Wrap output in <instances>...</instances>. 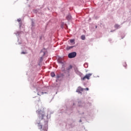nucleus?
<instances>
[{"label": "nucleus", "instance_id": "obj_1", "mask_svg": "<svg viewBox=\"0 0 131 131\" xmlns=\"http://www.w3.org/2000/svg\"><path fill=\"white\" fill-rule=\"evenodd\" d=\"M36 113H38V114H39V117H41V120L43 119V117L45 116L46 113H45V111H37Z\"/></svg>", "mask_w": 131, "mask_h": 131}, {"label": "nucleus", "instance_id": "obj_2", "mask_svg": "<svg viewBox=\"0 0 131 131\" xmlns=\"http://www.w3.org/2000/svg\"><path fill=\"white\" fill-rule=\"evenodd\" d=\"M77 55V53H76V52H73L70 53L68 54V58H69L70 59L75 58Z\"/></svg>", "mask_w": 131, "mask_h": 131}, {"label": "nucleus", "instance_id": "obj_3", "mask_svg": "<svg viewBox=\"0 0 131 131\" xmlns=\"http://www.w3.org/2000/svg\"><path fill=\"white\" fill-rule=\"evenodd\" d=\"M91 75H93V74H91V73L86 74L85 76L81 78V80H84V79H85L89 80L90 79V77H91Z\"/></svg>", "mask_w": 131, "mask_h": 131}, {"label": "nucleus", "instance_id": "obj_4", "mask_svg": "<svg viewBox=\"0 0 131 131\" xmlns=\"http://www.w3.org/2000/svg\"><path fill=\"white\" fill-rule=\"evenodd\" d=\"M73 109V107H72L67 106L66 110V113H67L68 114H71V113H72Z\"/></svg>", "mask_w": 131, "mask_h": 131}, {"label": "nucleus", "instance_id": "obj_5", "mask_svg": "<svg viewBox=\"0 0 131 131\" xmlns=\"http://www.w3.org/2000/svg\"><path fill=\"white\" fill-rule=\"evenodd\" d=\"M85 105V103L83 101H80L78 102V105L79 107H84V106Z\"/></svg>", "mask_w": 131, "mask_h": 131}, {"label": "nucleus", "instance_id": "obj_6", "mask_svg": "<svg viewBox=\"0 0 131 131\" xmlns=\"http://www.w3.org/2000/svg\"><path fill=\"white\" fill-rule=\"evenodd\" d=\"M75 72L76 74H77V75H79V76H80V77H81V76H82V73L79 72V71H78V69H75Z\"/></svg>", "mask_w": 131, "mask_h": 131}, {"label": "nucleus", "instance_id": "obj_7", "mask_svg": "<svg viewBox=\"0 0 131 131\" xmlns=\"http://www.w3.org/2000/svg\"><path fill=\"white\" fill-rule=\"evenodd\" d=\"M83 91V89H82L81 87L79 86L77 89L76 92L78 93L79 94H81V92H82Z\"/></svg>", "mask_w": 131, "mask_h": 131}, {"label": "nucleus", "instance_id": "obj_8", "mask_svg": "<svg viewBox=\"0 0 131 131\" xmlns=\"http://www.w3.org/2000/svg\"><path fill=\"white\" fill-rule=\"evenodd\" d=\"M41 53H43V55L40 58V61H42V59H43V56L46 55V52L43 51V50H41L40 54H41Z\"/></svg>", "mask_w": 131, "mask_h": 131}, {"label": "nucleus", "instance_id": "obj_9", "mask_svg": "<svg viewBox=\"0 0 131 131\" xmlns=\"http://www.w3.org/2000/svg\"><path fill=\"white\" fill-rule=\"evenodd\" d=\"M74 122H75V121H74L73 123L68 124L69 125L70 128H73V127L75 126V124L74 123Z\"/></svg>", "mask_w": 131, "mask_h": 131}, {"label": "nucleus", "instance_id": "obj_10", "mask_svg": "<svg viewBox=\"0 0 131 131\" xmlns=\"http://www.w3.org/2000/svg\"><path fill=\"white\" fill-rule=\"evenodd\" d=\"M72 66L70 65L69 67H68L66 69L67 72L69 73L70 72V69H72Z\"/></svg>", "mask_w": 131, "mask_h": 131}, {"label": "nucleus", "instance_id": "obj_11", "mask_svg": "<svg viewBox=\"0 0 131 131\" xmlns=\"http://www.w3.org/2000/svg\"><path fill=\"white\" fill-rule=\"evenodd\" d=\"M36 123L38 124V127L39 129H41L42 128V125L40 124V122H37Z\"/></svg>", "mask_w": 131, "mask_h": 131}, {"label": "nucleus", "instance_id": "obj_12", "mask_svg": "<svg viewBox=\"0 0 131 131\" xmlns=\"http://www.w3.org/2000/svg\"><path fill=\"white\" fill-rule=\"evenodd\" d=\"M43 130L44 131H47V129H48V124L46 123L45 124V126L43 127Z\"/></svg>", "mask_w": 131, "mask_h": 131}, {"label": "nucleus", "instance_id": "obj_13", "mask_svg": "<svg viewBox=\"0 0 131 131\" xmlns=\"http://www.w3.org/2000/svg\"><path fill=\"white\" fill-rule=\"evenodd\" d=\"M71 18H72V16H71V15L70 14H68L67 17H66V18L69 21L70 20H71Z\"/></svg>", "mask_w": 131, "mask_h": 131}, {"label": "nucleus", "instance_id": "obj_14", "mask_svg": "<svg viewBox=\"0 0 131 131\" xmlns=\"http://www.w3.org/2000/svg\"><path fill=\"white\" fill-rule=\"evenodd\" d=\"M75 46H67V51H69V50H71V49H73V48H74Z\"/></svg>", "mask_w": 131, "mask_h": 131}, {"label": "nucleus", "instance_id": "obj_15", "mask_svg": "<svg viewBox=\"0 0 131 131\" xmlns=\"http://www.w3.org/2000/svg\"><path fill=\"white\" fill-rule=\"evenodd\" d=\"M18 22H19V28H21V26H22V22H21V18L17 19Z\"/></svg>", "mask_w": 131, "mask_h": 131}, {"label": "nucleus", "instance_id": "obj_16", "mask_svg": "<svg viewBox=\"0 0 131 131\" xmlns=\"http://www.w3.org/2000/svg\"><path fill=\"white\" fill-rule=\"evenodd\" d=\"M70 42H71V43H73V45H75V39H70Z\"/></svg>", "mask_w": 131, "mask_h": 131}, {"label": "nucleus", "instance_id": "obj_17", "mask_svg": "<svg viewBox=\"0 0 131 131\" xmlns=\"http://www.w3.org/2000/svg\"><path fill=\"white\" fill-rule=\"evenodd\" d=\"M61 66H62V69L63 71H66V70H65V64H64V62H62V63H61Z\"/></svg>", "mask_w": 131, "mask_h": 131}, {"label": "nucleus", "instance_id": "obj_18", "mask_svg": "<svg viewBox=\"0 0 131 131\" xmlns=\"http://www.w3.org/2000/svg\"><path fill=\"white\" fill-rule=\"evenodd\" d=\"M51 77H55V76H56V74H55V72H51L50 74Z\"/></svg>", "mask_w": 131, "mask_h": 131}, {"label": "nucleus", "instance_id": "obj_19", "mask_svg": "<svg viewBox=\"0 0 131 131\" xmlns=\"http://www.w3.org/2000/svg\"><path fill=\"white\" fill-rule=\"evenodd\" d=\"M115 28H116V29H119V28H120V26L118 24H116L115 25Z\"/></svg>", "mask_w": 131, "mask_h": 131}, {"label": "nucleus", "instance_id": "obj_20", "mask_svg": "<svg viewBox=\"0 0 131 131\" xmlns=\"http://www.w3.org/2000/svg\"><path fill=\"white\" fill-rule=\"evenodd\" d=\"M82 40H84L85 39V36L84 35H82L81 36Z\"/></svg>", "mask_w": 131, "mask_h": 131}, {"label": "nucleus", "instance_id": "obj_21", "mask_svg": "<svg viewBox=\"0 0 131 131\" xmlns=\"http://www.w3.org/2000/svg\"><path fill=\"white\" fill-rule=\"evenodd\" d=\"M84 67L85 68H88L89 67V64L88 63H85L84 64Z\"/></svg>", "mask_w": 131, "mask_h": 131}, {"label": "nucleus", "instance_id": "obj_22", "mask_svg": "<svg viewBox=\"0 0 131 131\" xmlns=\"http://www.w3.org/2000/svg\"><path fill=\"white\" fill-rule=\"evenodd\" d=\"M57 61H58V63H59V64H63V61L60 59H58Z\"/></svg>", "mask_w": 131, "mask_h": 131}, {"label": "nucleus", "instance_id": "obj_23", "mask_svg": "<svg viewBox=\"0 0 131 131\" xmlns=\"http://www.w3.org/2000/svg\"><path fill=\"white\" fill-rule=\"evenodd\" d=\"M60 77H61V76L59 75H57V77H56V81H58V79L60 78Z\"/></svg>", "mask_w": 131, "mask_h": 131}, {"label": "nucleus", "instance_id": "obj_24", "mask_svg": "<svg viewBox=\"0 0 131 131\" xmlns=\"http://www.w3.org/2000/svg\"><path fill=\"white\" fill-rule=\"evenodd\" d=\"M31 26L32 27H33V26H34V22H33V20L32 21Z\"/></svg>", "mask_w": 131, "mask_h": 131}, {"label": "nucleus", "instance_id": "obj_25", "mask_svg": "<svg viewBox=\"0 0 131 131\" xmlns=\"http://www.w3.org/2000/svg\"><path fill=\"white\" fill-rule=\"evenodd\" d=\"M27 54V52H24V51H22V52H21V55H22V54Z\"/></svg>", "mask_w": 131, "mask_h": 131}, {"label": "nucleus", "instance_id": "obj_26", "mask_svg": "<svg viewBox=\"0 0 131 131\" xmlns=\"http://www.w3.org/2000/svg\"><path fill=\"white\" fill-rule=\"evenodd\" d=\"M15 34L17 36H19V34H20V32H17Z\"/></svg>", "mask_w": 131, "mask_h": 131}, {"label": "nucleus", "instance_id": "obj_27", "mask_svg": "<svg viewBox=\"0 0 131 131\" xmlns=\"http://www.w3.org/2000/svg\"><path fill=\"white\" fill-rule=\"evenodd\" d=\"M43 94H47V92H41L40 95H43Z\"/></svg>", "mask_w": 131, "mask_h": 131}, {"label": "nucleus", "instance_id": "obj_28", "mask_svg": "<svg viewBox=\"0 0 131 131\" xmlns=\"http://www.w3.org/2000/svg\"><path fill=\"white\" fill-rule=\"evenodd\" d=\"M84 90H85V91H89V90H90L89 88H85Z\"/></svg>", "mask_w": 131, "mask_h": 131}, {"label": "nucleus", "instance_id": "obj_29", "mask_svg": "<svg viewBox=\"0 0 131 131\" xmlns=\"http://www.w3.org/2000/svg\"><path fill=\"white\" fill-rule=\"evenodd\" d=\"M60 76H61V77H63V76H64V75L63 74H62Z\"/></svg>", "mask_w": 131, "mask_h": 131}, {"label": "nucleus", "instance_id": "obj_30", "mask_svg": "<svg viewBox=\"0 0 131 131\" xmlns=\"http://www.w3.org/2000/svg\"><path fill=\"white\" fill-rule=\"evenodd\" d=\"M108 41H112V39H108Z\"/></svg>", "mask_w": 131, "mask_h": 131}, {"label": "nucleus", "instance_id": "obj_31", "mask_svg": "<svg viewBox=\"0 0 131 131\" xmlns=\"http://www.w3.org/2000/svg\"><path fill=\"white\" fill-rule=\"evenodd\" d=\"M79 122H82V121L81 120V119H80V120L79 121Z\"/></svg>", "mask_w": 131, "mask_h": 131}, {"label": "nucleus", "instance_id": "obj_32", "mask_svg": "<svg viewBox=\"0 0 131 131\" xmlns=\"http://www.w3.org/2000/svg\"><path fill=\"white\" fill-rule=\"evenodd\" d=\"M42 38V36H40V39H41Z\"/></svg>", "mask_w": 131, "mask_h": 131}, {"label": "nucleus", "instance_id": "obj_33", "mask_svg": "<svg viewBox=\"0 0 131 131\" xmlns=\"http://www.w3.org/2000/svg\"><path fill=\"white\" fill-rule=\"evenodd\" d=\"M37 95H38V96H40V94H39V93H38Z\"/></svg>", "mask_w": 131, "mask_h": 131}, {"label": "nucleus", "instance_id": "obj_34", "mask_svg": "<svg viewBox=\"0 0 131 131\" xmlns=\"http://www.w3.org/2000/svg\"><path fill=\"white\" fill-rule=\"evenodd\" d=\"M18 45H21V42H19Z\"/></svg>", "mask_w": 131, "mask_h": 131}, {"label": "nucleus", "instance_id": "obj_35", "mask_svg": "<svg viewBox=\"0 0 131 131\" xmlns=\"http://www.w3.org/2000/svg\"><path fill=\"white\" fill-rule=\"evenodd\" d=\"M113 31H111V32H113Z\"/></svg>", "mask_w": 131, "mask_h": 131}, {"label": "nucleus", "instance_id": "obj_36", "mask_svg": "<svg viewBox=\"0 0 131 131\" xmlns=\"http://www.w3.org/2000/svg\"><path fill=\"white\" fill-rule=\"evenodd\" d=\"M124 67H125V65H123Z\"/></svg>", "mask_w": 131, "mask_h": 131}, {"label": "nucleus", "instance_id": "obj_37", "mask_svg": "<svg viewBox=\"0 0 131 131\" xmlns=\"http://www.w3.org/2000/svg\"><path fill=\"white\" fill-rule=\"evenodd\" d=\"M33 88H35V86L34 85H33Z\"/></svg>", "mask_w": 131, "mask_h": 131}, {"label": "nucleus", "instance_id": "obj_38", "mask_svg": "<svg viewBox=\"0 0 131 131\" xmlns=\"http://www.w3.org/2000/svg\"><path fill=\"white\" fill-rule=\"evenodd\" d=\"M49 116L48 115H47V118H48V117Z\"/></svg>", "mask_w": 131, "mask_h": 131}, {"label": "nucleus", "instance_id": "obj_39", "mask_svg": "<svg viewBox=\"0 0 131 131\" xmlns=\"http://www.w3.org/2000/svg\"><path fill=\"white\" fill-rule=\"evenodd\" d=\"M96 28H97V26H96Z\"/></svg>", "mask_w": 131, "mask_h": 131}, {"label": "nucleus", "instance_id": "obj_40", "mask_svg": "<svg viewBox=\"0 0 131 131\" xmlns=\"http://www.w3.org/2000/svg\"><path fill=\"white\" fill-rule=\"evenodd\" d=\"M73 105H75V104H74V103H73Z\"/></svg>", "mask_w": 131, "mask_h": 131}, {"label": "nucleus", "instance_id": "obj_41", "mask_svg": "<svg viewBox=\"0 0 131 131\" xmlns=\"http://www.w3.org/2000/svg\"><path fill=\"white\" fill-rule=\"evenodd\" d=\"M107 1H111V0H107Z\"/></svg>", "mask_w": 131, "mask_h": 131}]
</instances>
